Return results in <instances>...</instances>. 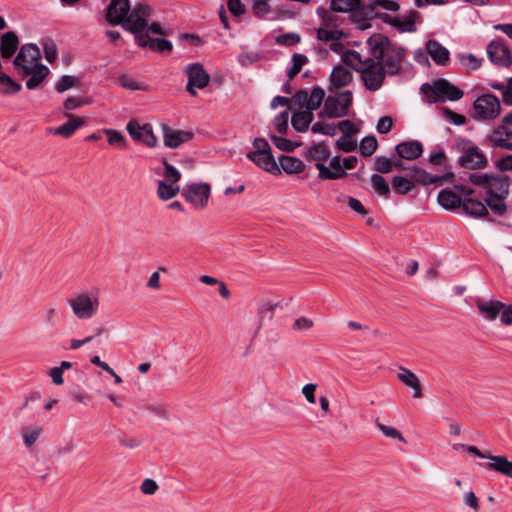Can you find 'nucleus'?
<instances>
[{"instance_id":"obj_1","label":"nucleus","mask_w":512,"mask_h":512,"mask_svg":"<svg viewBox=\"0 0 512 512\" xmlns=\"http://www.w3.org/2000/svg\"><path fill=\"white\" fill-rule=\"evenodd\" d=\"M151 7L140 3L131 10L129 0H111L106 13V20L111 25H121L125 30L135 33L146 26V17L150 16Z\"/></svg>"},{"instance_id":"obj_2","label":"nucleus","mask_w":512,"mask_h":512,"mask_svg":"<svg viewBox=\"0 0 512 512\" xmlns=\"http://www.w3.org/2000/svg\"><path fill=\"white\" fill-rule=\"evenodd\" d=\"M13 65L22 79L28 78L26 87L34 90L41 86L50 70L40 62V50L35 44H24L16 55Z\"/></svg>"},{"instance_id":"obj_3","label":"nucleus","mask_w":512,"mask_h":512,"mask_svg":"<svg viewBox=\"0 0 512 512\" xmlns=\"http://www.w3.org/2000/svg\"><path fill=\"white\" fill-rule=\"evenodd\" d=\"M469 180L472 184L485 189L487 194L485 201L494 214L502 216L506 213L505 200L510 193L509 177L475 172L470 174Z\"/></svg>"},{"instance_id":"obj_4","label":"nucleus","mask_w":512,"mask_h":512,"mask_svg":"<svg viewBox=\"0 0 512 512\" xmlns=\"http://www.w3.org/2000/svg\"><path fill=\"white\" fill-rule=\"evenodd\" d=\"M368 52L379 61L387 74L394 75L401 70L405 50L392 43L382 34H374L367 40Z\"/></svg>"},{"instance_id":"obj_5","label":"nucleus","mask_w":512,"mask_h":512,"mask_svg":"<svg viewBox=\"0 0 512 512\" xmlns=\"http://www.w3.org/2000/svg\"><path fill=\"white\" fill-rule=\"evenodd\" d=\"M343 62L361 74L365 87L370 91H377L382 86L385 75L383 66L373 56L363 57L354 50L346 51L342 55Z\"/></svg>"},{"instance_id":"obj_6","label":"nucleus","mask_w":512,"mask_h":512,"mask_svg":"<svg viewBox=\"0 0 512 512\" xmlns=\"http://www.w3.org/2000/svg\"><path fill=\"white\" fill-rule=\"evenodd\" d=\"M67 305L78 320L87 321L94 318L100 310L98 290H83L67 299Z\"/></svg>"},{"instance_id":"obj_7","label":"nucleus","mask_w":512,"mask_h":512,"mask_svg":"<svg viewBox=\"0 0 512 512\" xmlns=\"http://www.w3.org/2000/svg\"><path fill=\"white\" fill-rule=\"evenodd\" d=\"M421 91L427 97L429 103L438 101H457L463 97V92L456 86L452 85L446 79L440 78L434 82L424 83Z\"/></svg>"},{"instance_id":"obj_8","label":"nucleus","mask_w":512,"mask_h":512,"mask_svg":"<svg viewBox=\"0 0 512 512\" xmlns=\"http://www.w3.org/2000/svg\"><path fill=\"white\" fill-rule=\"evenodd\" d=\"M253 150L247 153V158L261 169L270 172H279V166L275 161L269 143L264 138H255Z\"/></svg>"},{"instance_id":"obj_9","label":"nucleus","mask_w":512,"mask_h":512,"mask_svg":"<svg viewBox=\"0 0 512 512\" xmlns=\"http://www.w3.org/2000/svg\"><path fill=\"white\" fill-rule=\"evenodd\" d=\"M501 102L493 94H483L473 103V118L478 121L493 120L501 113Z\"/></svg>"},{"instance_id":"obj_10","label":"nucleus","mask_w":512,"mask_h":512,"mask_svg":"<svg viewBox=\"0 0 512 512\" xmlns=\"http://www.w3.org/2000/svg\"><path fill=\"white\" fill-rule=\"evenodd\" d=\"M352 93L350 91L329 95L325 101L324 108L320 112L321 118H341L348 114L352 104Z\"/></svg>"},{"instance_id":"obj_11","label":"nucleus","mask_w":512,"mask_h":512,"mask_svg":"<svg viewBox=\"0 0 512 512\" xmlns=\"http://www.w3.org/2000/svg\"><path fill=\"white\" fill-rule=\"evenodd\" d=\"M184 73L187 76L186 90L192 96L198 95L197 89H204L210 82V75L200 63H190L185 69Z\"/></svg>"},{"instance_id":"obj_12","label":"nucleus","mask_w":512,"mask_h":512,"mask_svg":"<svg viewBox=\"0 0 512 512\" xmlns=\"http://www.w3.org/2000/svg\"><path fill=\"white\" fill-rule=\"evenodd\" d=\"M211 187L207 183H190L183 188L182 195L193 208L203 210L208 204Z\"/></svg>"},{"instance_id":"obj_13","label":"nucleus","mask_w":512,"mask_h":512,"mask_svg":"<svg viewBox=\"0 0 512 512\" xmlns=\"http://www.w3.org/2000/svg\"><path fill=\"white\" fill-rule=\"evenodd\" d=\"M126 130L133 140L142 142L148 147L157 144V138L150 124L140 125L137 121L131 120L127 123Z\"/></svg>"},{"instance_id":"obj_14","label":"nucleus","mask_w":512,"mask_h":512,"mask_svg":"<svg viewBox=\"0 0 512 512\" xmlns=\"http://www.w3.org/2000/svg\"><path fill=\"white\" fill-rule=\"evenodd\" d=\"M487 55L492 63L501 67L512 65V55L508 46L500 40H493L487 46Z\"/></svg>"},{"instance_id":"obj_15","label":"nucleus","mask_w":512,"mask_h":512,"mask_svg":"<svg viewBox=\"0 0 512 512\" xmlns=\"http://www.w3.org/2000/svg\"><path fill=\"white\" fill-rule=\"evenodd\" d=\"M458 164L463 168L480 169L486 167L487 158L479 147L469 145L459 157Z\"/></svg>"},{"instance_id":"obj_16","label":"nucleus","mask_w":512,"mask_h":512,"mask_svg":"<svg viewBox=\"0 0 512 512\" xmlns=\"http://www.w3.org/2000/svg\"><path fill=\"white\" fill-rule=\"evenodd\" d=\"M418 17L419 13L411 10L408 13L397 16H380V19L396 27L400 32H414L416 31V20Z\"/></svg>"},{"instance_id":"obj_17","label":"nucleus","mask_w":512,"mask_h":512,"mask_svg":"<svg viewBox=\"0 0 512 512\" xmlns=\"http://www.w3.org/2000/svg\"><path fill=\"white\" fill-rule=\"evenodd\" d=\"M145 28L138 30L134 33L137 44L143 48L149 47L153 51L158 52H170L173 49V45L170 41L163 38H152L148 34L144 33Z\"/></svg>"},{"instance_id":"obj_18","label":"nucleus","mask_w":512,"mask_h":512,"mask_svg":"<svg viewBox=\"0 0 512 512\" xmlns=\"http://www.w3.org/2000/svg\"><path fill=\"white\" fill-rule=\"evenodd\" d=\"M472 190L468 189L464 191L465 197L462 200L461 207L463 212L472 218H482L488 215L487 203L484 204L482 201L470 197Z\"/></svg>"},{"instance_id":"obj_19","label":"nucleus","mask_w":512,"mask_h":512,"mask_svg":"<svg viewBox=\"0 0 512 512\" xmlns=\"http://www.w3.org/2000/svg\"><path fill=\"white\" fill-rule=\"evenodd\" d=\"M315 167L319 171V178L324 180H337L346 175V172L341 164L340 156L336 155L330 160V167L316 163Z\"/></svg>"},{"instance_id":"obj_20","label":"nucleus","mask_w":512,"mask_h":512,"mask_svg":"<svg viewBox=\"0 0 512 512\" xmlns=\"http://www.w3.org/2000/svg\"><path fill=\"white\" fill-rule=\"evenodd\" d=\"M192 133L188 131L175 130L168 126H163V140L165 146L169 148H177L182 143L189 141Z\"/></svg>"},{"instance_id":"obj_21","label":"nucleus","mask_w":512,"mask_h":512,"mask_svg":"<svg viewBox=\"0 0 512 512\" xmlns=\"http://www.w3.org/2000/svg\"><path fill=\"white\" fill-rule=\"evenodd\" d=\"M476 307L479 313L487 320H495L505 308V304L498 300H477Z\"/></svg>"},{"instance_id":"obj_22","label":"nucleus","mask_w":512,"mask_h":512,"mask_svg":"<svg viewBox=\"0 0 512 512\" xmlns=\"http://www.w3.org/2000/svg\"><path fill=\"white\" fill-rule=\"evenodd\" d=\"M426 49L432 60L440 66H446L450 61V53L446 47L436 40H428Z\"/></svg>"},{"instance_id":"obj_23","label":"nucleus","mask_w":512,"mask_h":512,"mask_svg":"<svg viewBox=\"0 0 512 512\" xmlns=\"http://www.w3.org/2000/svg\"><path fill=\"white\" fill-rule=\"evenodd\" d=\"M399 159L415 160L423 153V146L417 140L406 141L396 146Z\"/></svg>"},{"instance_id":"obj_24","label":"nucleus","mask_w":512,"mask_h":512,"mask_svg":"<svg viewBox=\"0 0 512 512\" xmlns=\"http://www.w3.org/2000/svg\"><path fill=\"white\" fill-rule=\"evenodd\" d=\"M397 378L403 385L413 389L414 398L422 397L420 380L414 372L405 367H399Z\"/></svg>"},{"instance_id":"obj_25","label":"nucleus","mask_w":512,"mask_h":512,"mask_svg":"<svg viewBox=\"0 0 512 512\" xmlns=\"http://www.w3.org/2000/svg\"><path fill=\"white\" fill-rule=\"evenodd\" d=\"M453 177L452 173H446L444 175H432L420 168H414L412 171V179L422 185H430L441 182L443 180L450 181Z\"/></svg>"},{"instance_id":"obj_26","label":"nucleus","mask_w":512,"mask_h":512,"mask_svg":"<svg viewBox=\"0 0 512 512\" xmlns=\"http://www.w3.org/2000/svg\"><path fill=\"white\" fill-rule=\"evenodd\" d=\"M19 46V39L15 32L9 31L1 36L0 53L2 58L10 59Z\"/></svg>"},{"instance_id":"obj_27","label":"nucleus","mask_w":512,"mask_h":512,"mask_svg":"<svg viewBox=\"0 0 512 512\" xmlns=\"http://www.w3.org/2000/svg\"><path fill=\"white\" fill-rule=\"evenodd\" d=\"M353 79L351 71L342 65L334 67L330 74V85L335 89H340L351 83Z\"/></svg>"},{"instance_id":"obj_28","label":"nucleus","mask_w":512,"mask_h":512,"mask_svg":"<svg viewBox=\"0 0 512 512\" xmlns=\"http://www.w3.org/2000/svg\"><path fill=\"white\" fill-rule=\"evenodd\" d=\"M349 14L351 21L357 25V28L364 30L370 27L369 20L374 13L370 10L369 4L364 7L360 3Z\"/></svg>"},{"instance_id":"obj_29","label":"nucleus","mask_w":512,"mask_h":512,"mask_svg":"<svg viewBox=\"0 0 512 512\" xmlns=\"http://www.w3.org/2000/svg\"><path fill=\"white\" fill-rule=\"evenodd\" d=\"M463 198L450 189H443L438 193L437 202L445 210H455L461 207Z\"/></svg>"},{"instance_id":"obj_30","label":"nucleus","mask_w":512,"mask_h":512,"mask_svg":"<svg viewBox=\"0 0 512 512\" xmlns=\"http://www.w3.org/2000/svg\"><path fill=\"white\" fill-rule=\"evenodd\" d=\"M65 117L68 118V122L64 123L63 125L53 129L54 135H60L64 138H69L72 136L75 131L84 125L85 121L84 119L80 117H75L72 114H65Z\"/></svg>"},{"instance_id":"obj_31","label":"nucleus","mask_w":512,"mask_h":512,"mask_svg":"<svg viewBox=\"0 0 512 512\" xmlns=\"http://www.w3.org/2000/svg\"><path fill=\"white\" fill-rule=\"evenodd\" d=\"M488 460L490 462L485 465L487 470L496 471L512 478V461H509L507 457L489 455Z\"/></svg>"},{"instance_id":"obj_32","label":"nucleus","mask_w":512,"mask_h":512,"mask_svg":"<svg viewBox=\"0 0 512 512\" xmlns=\"http://www.w3.org/2000/svg\"><path fill=\"white\" fill-rule=\"evenodd\" d=\"M331 155L330 149L324 142H319L311 145L306 153V157L309 161L324 164Z\"/></svg>"},{"instance_id":"obj_33","label":"nucleus","mask_w":512,"mask_h":512,"mask_svg":"<svg viewBox=\"0 0 512 512\" xmlns=\"http://www.w3.org/2000/svg\"><path fill=\"white\" fill-rule=\"evenodd\" d=\"M279 166L287 174H298L304 171L305 164L299 158L282 155L279 157Z\"/></svg>"},{"instance_id":"obj_34","label":"nucleus","mask_w":512,"mask_h":512,"mask_svg":"<svg viewBox=\"0 0 512 512\" xmlns=\"http://www.w3.org/2000/svg\"><path fill=\"white\" fill-rule=\"evenodd\" d=\"M313 119V113L305 109L293 113L291 118V124L296 131L305 132L308 129L311 122L313 121Z\"/></svg>"},{"instance_id":"obj_35","label":"nucleus","mask_w":512,"mask_h":512,"mask_svg":"<svg viewBox=\"0 0 512 512\" xmlns=\"http://www.w3.org/2000/svg\"><path fill=\"white\" fill-rule=\"evenodd\" d=\"M393 167L403 168V162L400 159L392 160L384 156H378L374 159L373 169L379 173H389Z\"/></svg>"},{"instance_id":"obj_36","label":"nucleus","mask_w":512,"mask_h":512,"mask_svg":"<svg viewBox=\"0 0 512 512\" xmlns=\"http://www.w3.org/2000/svg\"><path fill=\"white\" fill-rule=\"evenodd\" d=\"M179 191L180 187L176 183L167 182L165 180L158 181L157 195L163 201L172 199Z\"/></svg>"},{"instance_id":"obj_37","label":"nucleus","mask_w":512,"mask_h":512,"mask_svg":"<svg viewBox=\"0 0 512 512\" xmlns=\"http://www.w3.org/2000/svg\"><path fill=\"white\" fill-rule=\"evenodd\" d=\"M369 7L370 10L373 11L374 15L380 18V16H384L386 14L378 13V8H382L387 11H397L399 9V4L394 0H370Z\"/></svg>"},{"instance_id":"obj_38","label":"nucleus","mask_w":512,"mask_h":512,"mask_svg":"<svg viewBox=\"0 0 512 512\" xmlns=\"http://www.w3.org/2000/svg\"><path fill=\"white\" fill-rule=\"evenodd\" d=\"M324 97H325V92L322 88L320 87H314L310 92H309V95H308V105H307V109L308 111H311L313 113V111L317 110L318 108H320L323 100H324Z\"/></svg>"},{"instance_id":"obj_39","label":"nucleus","mask_w":512,"mask_h":512,"mask_svg":"<svg viewBox=\"0 0 512 512\" xmlns=\"http://www.w3.org/2000/svg\"><path fill=\"white\" fill-rule=\"evenodd\" d=\"M373 190L380 196L387 197L390 193V186L383 176L373 174L370 178Z\"/></svg>"},{"instance_id":"obj_40","label":"nucleus","mask_w":512,"mask_h":512,"mask_svg":"<svg viewBox=\"0 0 512 512\" xmlns=\"http://www.w3.org/2000/svg\"><path fill=\"white\" fill-rule=\"evenodd\" d=\"M21 90V85L15 82L7 74L0 76V93L2 94H16Z\"/></svg>"},{"instance_id":"obj_41","label":"nucleus","mask_w":512,"mask_h":512,"mask_svg":"<svg viewBox=\"0 0 512 512\" xmlns=\"http://www.w3.org/2000/svg\"><path fill=\"white\" fill-rule=\"evenodd\" d=\"M359 4L360 0H332L330 8L336 12L350 13Z\"/></svg>"},{"instance_id":"obj_42","label":"nucleus","mask_w":512,"mask_h":512,"mask_svg":"<svg viewBox=\"0 0 512 512\" xmlns=\"http://www.w3.org/2000/svg\"><path fill=\"white\" fill-rule=\"evenodd\" d=\"M60 315L61 312L55 305H48L43 311L44 322L50 327H54L58 324Z\"/></svg>"},{"instance_id":"obj_43","label":"nucleus","mask_w":512,"mask_h":512,"mask_svg":"<svg viewBox=\"0 0 512 512\" xmlns=\"http://www.w3.org/2000/svg\"><path fill=\"white\" fill-rule=\"evenodd\" d=\"M378 146V142L374 136L364 137L359 146V151L364 157L373 155Z\"/></svg>"},{"instance_id":"obj_44","label":"nucleus","mask_w":512,"mask_h":512,"mask_svg":"<svg viewBox=\"0 0 512 512\" xmlns=\"http://www.w3.org/2000/svg\"><path fill=\"white\" fill-rule=\"evenodd\" d=\"M392 185L397 193L407 194L414 187L413 182L402 176H394L392 179Z\"/></svg>"},{"instance_id":"obj_45","label":"nucleus","mask_w":512,"mask_h":512,"mask_svg":"<svg viewBox=\"0 0 512 512\" xmlns=\"http://www.w3.org/2000/svg\"><path fill=\"white\" fill-rule=\"evenodd\" d=\"M105 134L108 136V143L112 146L125 149L127 147V141L117 130L114 129H106Z\"/></svg>"},{"instance_id":"obj_46","label":"nucleus","mask_w":512,"mask_h":512,"mask_svg":"<svg viewBox=\"0 0 512 512\" xmlns=\"http://www.w3.org/2000/svg\"><path fill=\"white\" fill-rule=\"evenodd\" d=\"M79 84L78 78L72 75H63L55 84V89L59 93H63Z\"/></svg>"},{"instance_id":"obj_47","label":"nucleus","mask_w":512,"mask_h":512,"mask_svg":"<svg viewBox=\"0 0 512 512\" xmlns=\"http://www.w3.org/2000/svg\"><path fill=\"white\" fill-rule=\"evenodd\" d=\"M343 33L337 29L319 28L317 38L323 42H333L341 39Z\"/></svg>"},{"instance_id":"obj_48","label":"nucleus","mask_w":512,"mask_h":512,"mask_svg":"<svg viewBox=\"0 0 512 512\" xmlns=\"http://www.w3.org/2000/svg\"><path fill=\"white\" fill-rule=\"evenodd\" d=\"M293 65L288 70V77L293 79L302 69V67L308 63V58L303 54L295 53L292 57Z\"/></svg>"},{"instance_id":"obj_49","label":"nucleus","mask_w":512,"mask_h":512,"mask_svg":"<svg viewBox=\"0 0 512 512\" xmlns=\"http://www.w3.org/2000/svg\"><path fill=\"white\" fill-rule=\"evenodd\" d=\"M42 433L41 427L26 428L22 432L24 444L27 447L33 446Z\"/></svg>"},{"instance_id":"obj_50","label":"nucleus","mask_w":512,"mask_h":512,"mask_svg":"<svg viewBox=\"0 0 512 512\" xmlns=\"http://www.w3.org/2000/svg\"><path fill=\"white\" fill-rule=\"evenodd\" d=\"M45 59L49 63H53L57 59L58 49L56 43L52 39H45L42 43Z\"/></svg>"},{"instance_id":"obj_51","label":"nucleus","mask_w":512,"mask_h":512,"mask_svg":"<svg viewBox=\"0 0 512 512\" xmlns=\"http://www.w3.org/2000/svg\"><path fill=\"white\" fill-rule=\"evenodd\" d=\"M459 60H460V63L462 64V66H464L465 68L469 69V70H476L478 68H480L481 64H482V60L477 58L475 55L473 54H461L459 55Z\"/></svg>"},{"instance_id":"obj_52","label":"nucleus","mask_w":512,"mask_h":512,"mask_svg":"<svg viewBox=\"0 0 512 512\" xmlns=\"http://www.w3.org/2000/svg\"><path fill=\"white\" fill-rule=\"evenodd\" d=\"M311 130L313 133L334 136L337 132V126L333 123L316 122L312 125Z\"/></svg>"},{"instance_id":"obj_53","label":"nucleus","mask_w":512,"mask_h":512,"mask_svg":"<svg viewBox=\"0 0 512 512\" xmlns=\"http://www.w3.org/2000/svg\"><path fill=\"white\" fill-rule=\"evenodd\" d=\"M118 82L123 88L131 91L144 90L143 85L129 75H121Z\"/></svg>"},{"instance_id":"obj_54","label":"nucleus","mask_w":512,"mask_h":512,"mask_svg":"<svg viewBox=\"0 0 512 512\" xmlns=\"http://www.w3.org/2000/svg\"><path fill=\"white\" fill-rule=\"evenodd\" d=\"M289 113L287 110L281 112L274 119V127L280 134H285L288 130Z\"/></svg>"},{"instance_id":"obj_55","label":"nucleus","mask_w":512,"mask_h":512,"mask_svg":"<svg viewBox=\"0 0 512 512\" xmlns=\"http://www.w3.org/2000/svg\"><path fill=\"white\" fill-rule=\"evenodd\" d=\"M273 144L281 151L291 152L296 148V144L292 141L275 135H270Z\"/></svg>"},{"instance_id":"obj_56","label":"nucleus","mask_w":512,"mask_h":512,"mask_svg":"<svg viewBox=\"0 0 512 512\" xmlns=\"http://www.w3.org/2000/svg\"><path fill=\"white\" fill-rule=\"evenodd\" d=\"M164 166V176L167 179V182L176 183L181 179V173L171 164H169L167 161L163 162Z\"/></svg>"},{"instance_id":"obj_57","label":"nucleus","mask_w":512,"mask_h":512,"mask_svg":"<svg viewBox=\"0 0 512 512\" xmlns=\"http://www.w3.org/2000/svg\"><path fill=\"white\" fill-rule=\"evenodd\" d=\"M376 426L379 428V430L388 438L398 439L401 442H405V438L402 436V434L395 429L394 427H390L387 425H384L380 423L379 421H376Z\"/></svg>"},{"instance_id":"obj_58","label":"nucleus","mask_w":512,"mask_h":512,"mask_svg":"<svg viewBox=\"0 0 512 512\" xmlns=\"http://www.w3.org/2000/svg\"><path fill=\"white\" fill-rule=\"evenodd\" d=\"M254 14L263 18L270 12V6L268 0H252Z\"/></svg>"},{"instance_id":"obj_59","label":"nucleus","mask_w":512,"mask_h":512,"mask_svg":"<svg viewBox=\"0 0 512 512\" xmlns=\"http://www.w3.org/2000/svg\"><path fill=\"white\" fill-rule=\"evenodd\" d=\"M336 145L343 152H351L356 149L357 142L351 136H341Z\"/></svg>"},{"instance_id":"obj_60","label":"nucleus","mask_w":512,"mask_h":512,"mask_svg":"<svg viewBox=\"0 0 512 512\" xmlns=\"http://www.w3.org/2000/svg\"><path fill=\"white\" fill-rule=\"evenodd\" d=\"M499 131H495L490 137V143L493 148H504L512 151V142L501 137Z\"/></svg>"},{"instance_id":"obj_61","label":"nucleus","mask_w":512,"mask_h":512,"mask_svg":"<svg viewBox=\"0 0 512 512\" xmlns=\"http://www.w3.org/2000/svg\"><path fill=\"white\" fill-rule=\"evenodd\" d=\"M441 110H442L444 117L447 120H449L451 123H453L454 125L460 126V125L465 124V122H466L465 116L458 114L448 108H442Z\"/></svg>"},{"instance_id":"obj_62","label":"nucleus","mask_w":512,"mask_h":512,"mask_svg":"<svg viewBox=\"0 0 512 512\" xmlns=\"http://www.w3.org/2000/svg\"><path fill=\"white\" fill-rule=\"evenodd\" d=\"M227 7L235 17L242 16L246 11L241 0H227Z\"/></svg>"},{"instance_id":"obj_63","label":"nucleus","mask_w":512,"mask_h":512,"mask_svg":"<svg viewBox=\"0 0 512 512\" xmlns=\"http://www.w3.org/2000/svg\"><path fill=\"white\" fill-rule=\"evenodd\" d=\"M314 326L312 319L307 317H299L294 321L293 329L296 331H308Z\"/></svg>"},{"instance_id":"obj_64","label":"nucleus","mask_w":512,"mask_h":512,"mask_svg":"<svg viewBox=\"0 0 512 512\" xmlns=\"http://www.w3.org/2000/svg\"><path fill=\"white\" fill-rule=\"evenodd\" d=\"M146 409L149 412L159 416L160 418H163V419L169 418V413L163 404L151 403L146 406Z\"/></svg>"}]
</instances>
